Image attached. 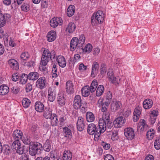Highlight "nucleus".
I'll return each mask as SVG.
<instances>
[{"label": "nucleus", "instance_id": "43", "mask_svg": "<svg viewBox=\"0 0 160 160\" xmlns=\"http://www.w3.org/2000/svg\"><path fill=\"white\" fill-rule=\"evenodd\" d=\"M31 103L30 100L27 98H24L22 101V105L25 108H28L30 105Z\"/></svg>", "mask_w": 160, "mask_h": 160}, {"label": "nucleus", "instance_id": "6", "mask_svg": "<svg viewBox=\"0 0 160 160\" xmlns=\"http://www.w3.org/2000/svg\"><path fill=\"white\" fill-rule=\"evenodd\" d=\"M107 75L108 78L109 79L110 81L112 82L113 84L117 85L119 83L120 81L119 77H115L113 75L112 70H110L108 72Z\"/></svg>", "mask_w": 160, "mask_h": 160}, {"label": "nucleus", "instance_id": "46", "mask_svg": "<svg viewBox=\"0 0 160 160\" xmlns=\"http://www.w3.org/2000/svg\"><path fill=\"white\" fill-rule=\"evenodd\" d=\"M57 72V68L56 65L55 64H53L52 68V77L53 78H56L58 77Z\"/></svg>", "mask_w": 160, "mask_h": 160}, {"label": "nucleus", "instance_id": "50", "mask_svg": "<svg viewBox=\"0 0 160 160\" xmlns=\"http://www.w3.org/2000/svg\"><path fill=\"white\" fill-rule=\"evenodd\" d=\"M21 61L22 64L24 66H27L29 67H31L33 66L34 63V62L32 60L28 62H25L24 61Z\"/></svg>", "mask_w": 160, "mask_h": 160}, {"label": "nucleus", "instance_id": "58", "mask_svg": "<svg viewBox=\"0 0 160 160\" xmlns=\"http://www.w3.org/2000/svg\"><path fill=\"white\" fill-rule=\"evenodd\" d=\"M102 145L103 146L104 149L106 150L108 149L110 147V145L109 144L107 143L104 142H102Z\"/></svg>", "mask_w": 160, "mask_h": 160}, {"label": "nucleus", "instance_id": "24", "mask_svg": "<svg viewBox=\"0 0 160 160\" xmlns=\"http://www.w3.org/2000/svg\"><path fill=\"white\" fill-rule=\"evenodd\" d=\"M53 114L52 113V110L50 108H46L43 113V116L44 118L47 119H49L51 118V116Z\"/></svg>", "mask_w": 160, "mask_h": 160}, {"label": "nucleus", "instance_id": "37", "mask_svg": "<svg viewBox=\"0 0 160 160\" xmlns=\"http://www.w3.org/2000/svg\"><path fill=\"white\" fill-rule=\"evenodd\" d=\"M112 93L109 91H108L107 93L105 98V102L107 106H109L112 100Z\"/></svg>", "mask_w": 160, "mask_h": 160}, {"label": "nucleus", "instance_id": "45", "mask_svg": "<svg viewBox=\"0 0 160 160\" xmlns=\"http://www.w3.org/2000/svg\"><path fill=\"white\" fill-rule=\"evenodd\" d=\"M85 38L83 34H81L80 35L78 39V42H79V46L82 47L83 44L85 41Z\"/></svg>", "mask_w": 160, "mask_h": 160}, {"label": "nucleus", "instance_id": "38", "mask_svg": "<svg viewBox=\"0 0 160 160\" xmlns=\"http://www.w3.org/2000/svg\"><path fill=\"white\" fill-rule=\"evenodd\" d=\"M51 119V124L53 126H56L58 123V119L57 115L55 114H53Z\"/></svg>", "mask_w": 160, "mask_h": 160}, {"label": "nucleus", "instance_id": "61", "mask_svg": "<svg viewBox=\"0 0 160 160\" xmlns=\"http://www.w3.org/2000/svg\"><path fill=\"white\" fill-rule=\"evenodd\" d=\"M32 89V85L28 83L26 86V90L27 92H30Z\"/></svg>", "mask_w": 160, "mask_h": 160}, {"label": "nucleus", "instance_id": "29", "mask_svg": "<svg viewBox=\"0 0 160 160\" xmlns=\"http://www.w3.org/2000/svg\"><path fill=\"white\" fill-rule=\"evenodd\" d=\"M39 74L35 72H31L28 75V79L32 81L36 80L39 78Z\"/></svg>", "mask_w": 160, "mask_h": 160}, {"label": "nucleus", "instance_id": "31", "mask_svg": "<svg viewBox=\"0 0 160 160\" xmlns=\"http://www.w3.org/2000/svg\"><path fill=\"white\" fill-rule=\"evenodd\" d=\"M91 92L89 90V86L87 85L84 86L82 89V95L85 97H88Z\"/></svg>", "mask_w": 160, "mask_h": 160}, {"label": "nucleus", "instance_id": "28", "mask_svg": "<svg viewBox=\"0 0 160 160\" xmlns=\"http://www.w3.org/2000/svg\"><path fill=\"white\" fill-rule=\"evenodd\" d=\"M67 91L70 94L73 93L74 92L73 85L71 81H68L66 82Z\"/></svg>", "mask_w": 160, "mask_h": 160}, {"label": "nucleus", "instance_id": "35", "mask_svg": "<svg viewBox=\"0 0 160 160\" xmlns=\"http://www.w3.org/2000/svg\"><path fill=\"white\" fill-rule=\"evenodd\" d=\"M86 118L88 122H93L95 119V117L94 114L91 112H88L86 114Z\"/></svg>", "mask_w": 160, "mask_h": 160}, {"label": "nucleus", "instance_id": "60", "mask_svg": "<svg viewBox=\"0 0 160 160\" xmlns=\"http://www.w3.org/2000/svg\"><path fill=\"white\" fill-rule=\"evenodd\" d=\"M19 76L17 73L13 74L12 75V80L15 82L17 81L19 79Z\"/></svg>", "mask_w": 160, "mask_h": 160}, {"label": "nucleus", "instance_id": "59", "mask_svg": "<svg viewBox=\"0 0 160 160\" xmlns=\"http://www.w3.org/2000/svg\"><path fill=\"white\" fill-rule=\"evenodd\" d=\"M109 106H107L105 102H104L102 106L101 111L103 112H106L107 111V109Z\"/></svg>", "mask_w": 160, "mask_h": 160}, {"label": "nucleus", "instance_id": "62", "mask_svg": "<svg viewBox=\"0 0 160 160\" xmlns=\"http://www.w3.org/2000/svg\"><path fill=\"white\" fill-rule=\"evenodd\" d=\"M104 160H114V158L110 154H107L105 156Z\"/></svg>", "mask_w": 160, "mask_h": 160}, {"label": "nucleus", "instance_id": "1", "mask_svg": "<svg viewBox=\"0 0 160 160\" xmlns=\"http://www.w3.org/2000/svg\"><path fill=\"white\" fill-rule=\"evenodd\" d=\"M44 49L41 59L42 65L46 66L49 61L53 59L55 57L56 53L54 50L51 51L44 48H42V50Z\"/></svg>", "mask_w": 160, "mask_h": 160}, {"label": "nucleus", "instance_id": "33", "mask_svg": "<svg viewBox=\"0 0 160 160\" xmlns=\"http://www.w3.org/2000/svg\"><path fill=\"white\" fill-rule=\"evenodd\" d=\"M75 12V7L73 5H70L67 9V15L68 16L70 17L74 15Z\"/></svg>", "mask_w": 160, "mask_h": 160}, {"label": "nucleus", "instance_id": "11", "mask_svg": "<svg viewBox=\"0 0 160 160\" xmlns=\"http://www.w3.org/2000/svg\"><path fill=\"white\" fill-rule=\"evenodd\" d=\"M84 119L82 117H79L77 123V130L80 132L82 131L85 128Z\"/></svg>", "mask_w": 160, "mask_h": 160}, {"label": "nucleus", "instance_id": "19", "mask_svg": "<svg viewBox=\"0 0 160 160\" xmlns=\"http://www.w3.org/2000/svg\"><path fill=\"white\" fill-rule=\"evenodd\" d=\"M23 133L22 132L19 130H16L13 132L12 137L15 140H19L22 139Z\"/></svg>", "mask_w": 160, "mask_h": 160}, {"label": "nucleus", "instance_id": "18", "mask_svg": "<svg viewBox=\"0 0 160 160\" xmlns=\"http://www.w3.org/2000/svg\"><path fill=\"white\" fill-rule=\"evenodd\" d=\"M99 68L98 63L96 62H94L92 66V70L91 75L94 77L98 72Z\"/></svg>", "mask_w": 160, "mask_h": 160}, {"label": "nucleus", "instance_id": "5", "mask_svg": "<svg viewBox=\"0 0 160 160\" xmlns=\"http://www.w3.org/2000/svg\"><path fill=\"white\" fill-rule=\"evenodd\" d=\"M81 99L80 96L79 95H76L74 98L73 101V107L74 108L77 109L82 107L81 110H83V109H84V104L85 103H81Z\"/></svg>", "mask_w": 160, "mask_h": 160}, {"label": "nucleus", "instance_id": "10", "mask_svg": "<svg viewBox=\"0 0 160 160\" xmlns=\"http://www.w3.org/2000/svg\"><path fill=\"white\" fill-rule=\"evenodd\" d=\"M62 20L61 18L54 17L50 20V25L53 28H56L58 24L61 25Z\"/></svg>", "mask_w": 160, "mask_h": 160}, {"label": "nucleus", "instance_id": "55", "mask_svg": "<svg viewBox=\"0 0 160 160\" xmlns=\"http://www.w3.org/2000/svg\"><path fill=\"white\" fill-rule=\"evenodd\" d=\"M25 151L24 147H22L21 145L17 149V152L19 154H22L24 152L25 153Z\"/></svg>", "mask_w": 160, "mask_h": 160}, {"label": "nucleus", "instance_id": "23", "mask_svg": "<svg viewBox=\"0 0 160 160\" xmlns=\"http://www.w3.org/2000/svg\"><path fill=\"white\" fill-rule=\"evenodd\" d=\"M153 102L152 100L147 99L144 100L143 103V106L145 109H149L151 108Z\"/></svg>", "mask_w": 160, "mask_h": 160}, {"label": "nucleus", "instance_id": "63", "mask_svg": "<svg viewBox=\"0 0 160 160\" xmlns=\"http://www.w3.org/2000/svg\"><path fill=\"white\" fill-rule=\"evenodd\" d=\"M35 160H50V158L48 156H46L44 157H39L37 158Z\"/></svg>", "mask_w": 160, "mask_h": 160}, {"label": "nucleus", "instance_id": "52", "mask_svg": "<svg viewBox=\"0 0 160 160\" xmlns=\"http://www.w3.org/2000/svg\"><path fill=\"white\" fill-rule=\"evenodd\" d=\"M154 146L155 148L157 150L160 149V138H157L155 140L154 143Z\"/></svg>", "mask_w": 160, "mask_h": 160}, {"label": "nucleus", "instance_id": "53", "mask_svg": "<svg viewBox=\"0 0 160 160\" xmlns=\"http://www.w3.org/2000/svg\"><path fill=\"white\" fill-rule=\"evenodd\" d=\"M100 128V127H99L98 129L96 131L95 133H94V134L95 138H98L99 137L101 133H103L104 132H102V131H101V130L102 129V127H101V128Z\"/></svg>", "mask_w": 160, "mask_h": 160}, {"label": "nucleus", "instance_id": "4", "mask_svg": "<svg viewBox=\"0 0 160 160\" xmlns=\"http://www.w3.org/2000/svg\"><path fill=\"white\" fill-rule=\"evenodd\" d=\"M42 147V145L39 142H36L30 143L29 147L30 154L32 156H35L38 152L40 153Z\"/></svg>", "mask_w": 160, "mask_h": 160}, {"label": "nucleus", "instance_id": "47", "mask_svg": "<svg viewBox=\"0 0 160 160\" xmlns=\"http://www.w3.org/2000/svg\"><path fill=\"white\" fill-rule=\"evenodd\" d=\"M141 126H142L141 128V131L143 130L144 127H147V125L146 123V121L144 120H141V121H140V122L139 123L138 125V130Z\"/></svg>", "mask_w": 160, "mask_h": 160}, {"label": "nucleus", "instance_id": "20", "mask_svg": "<svg viewBox=\"0 0 160 160\" xmlns=\"http://www.w3.org/2000/svg\"><path fill=\"white\" fill-rule=\"evenodd\" d=\"M47 39L49 42L54 41L56 38V34L53 31H49L48 33L47 36Z\"/></svg>", "mask_w": 160, "mask_h": 160}, {"label": "nucleus", "instance_id": "64", "mask_svg": "<svg viewBox=\"0 0 160 160\" xmlns=\"http://www.w3.org/2000/svg\"><path fill=\"white\" fill-rule=\"evenodd\" d=\"M87 67L84 65L83 63H81L79 66V69L80 70L84 71L86 70Z\"/></svg>", "mask_w": 160, "mask_h": 160}, {"label": "nucleus", "instance_id": "56", "mask_svg": "<svg viewBox=\"0 0 160 160\" xmlns=\"http://www.w3.org/2000/svg\"><path fill=\"white\" fill-rule=\"evenodd\" d=\"M20 89L17 87H12L11 88L12 92L14 94H17L19 91Z\"/></svg>", "mask_w": 160, "mask_h": 160}, {"label": "nucleus", "instance_id": "7", "mask_svg": "<svg viewBox=\"0 0 160 160\" xmlns=\"http://www.w3.org/2000/svg\"><path fill=\"white\" fill-rule=\"evenodd\" d=\"M124 134L128 139L132 140L135 137L134 132L132 128H128L124 130Z\"/></svg>", "mask_w": 160, "mask_h": 160}, {"label": "nucleus", "instance_id": "13", "mask_svg": "<svg viewBox=\"0 0 160 160\" xmlns=\"http://www.w3.org/2000/svg\"><path fill=\"white\" fill-rule=\"evenodd\" d=\"M142 108L139 106H137L133 112V120L134 122H137L139 119L141 113Z\"/></svg>", "mask_w": 160, "mask_h": 160}, {"label": "nucleus", "instance_id": "8", "mask_svg": "<svg viewBox=\"0 0 160 160\" xmlns=\"http://www.w3.org/2000/svg\"><path fill=\"white\" fill-rule=\"evenodd\" d=\"M125 122V118L122 117H119L116 118L114 121L113 125L116 128L122 127Z\"/></svg>", "mask_w": 160, "mask_h": 160}, {"label": "nucleus", "instance_id": "32", "mask_svg": "<svg viewBox=\"0 0 160 160\" xmlns=\"http://www.w3.org/2000/svg\"><path fill=\"white\" fill-rule=\"evenodd\" d=\"M72 157L71 152L70 151H65L62 156L63 160H71Z\"/></svg>", "mask_w": 160, "mask_h": 160}, {"label": "nucleus", "instance_id": "41", "mask_svg": "<svg viewBox=\"0 0 160 160\" xmlns=\"http://www.w3.org/2000/svg\"><path fill=\"white\" fill-rule=\"evenodd\" d=\"M2 152L6 155H9L10 153V147L7 145H4L2 146Z\"/></svg>", "mask_w": 160, "mask_h": 160}, {"label": "nucleus", "instance_id": "39", "mask_svg": "<svg viewBox=\"0 0 160 160\" xmlns=\"http://www.w3.org/2000/svg\"><path fill=\"white\" fill-rule=\"evenodd\" d=\"M75 28V25L74 23H70L66 28V31L69 33L72 32L74 31Z\"/></svg>", "mask_w": 160, "mask_h": 160}, {"label": "nucleus", "instance_id": "49", "mask_svg": "<svg viewBox=\"0 0 160 160\" xmlns=\"http://www.w3.org/2000/svg\"><path fill=\"white\" fill-rule=\"evenodd\" d=\"M20 146L21 144L19 142V140H15L12 144V149L17 150Z\"/></svg>", "mask_w": 160, "mask_h": 160}, {"label": "nucleus", "instance_id": "9", "mask_svg": "<svg viewBox=\"0 0 160 160\" xmlns=\"http://www.w3.org/2000/svg\"><path fill=\"white\" fill-rule=\"evenodd\" d=\"M46 81L44 77H40L37 81L36 87L40 89H42L46 87Z\"/></svg>", "mask_w": 160, "mask_h": 160}, {"label": "nucleus", "instance_id": "2", "mask_svg": "<svg viewBox=\"0 0 160 160\" xmlns=\"http://www.w3.org/2000/svg\"><path fill=\"white\" fill-rule=\"evenodd\" d=\"M104 16L103 12L99 10L96 13H93L91 18V22L92 25L96 26L101 24L104 19Z\"/></svg>", "mask_w": 160, "mask_h": 160}, {"label": "nucleus", "instance_id": "57", "mask_svg": "<svg viewBox=\"0 0 160 160\" xmlns=\"http://www.w3.org/2000/svg\"><path fill=\"white\" fill-rule=\"evenodd\" d=\"M22 139H21L22 140V141L24 144H30V140L28 138V137H22Z\"/></svg>", "mask_w": 160, "mask_h": 160}, {"label": "nucleus", "instance_id": "34", "mask_svg": "<svg viewBox=\"0 0 160 160\" xmlns=\"http://www.w3.org/2000/svg\"><path fill=\"white\" fill-rule=\"evenodd\" d=\"M98 86L97 81L96 79L93 80L91 84L90 87H89V90L91 92H94L95 91Z\"/></svg>", "mask_w": 160, "mask_h": 160}, {"label": "nucleus", "instance_id": "48", "mask_svg": "<svg viewBox=\"0 0 160 160\" xmlns=\"http://www.w3.org/2000/svg\"><path fill=\"white\" fill-rule=\"evenodd\" d=\"M30 55L28 52H24L22 53L21 55V58L22 59L21 61L27 60L29 58Z\"/></svg>", "mask_w": 160, "mask_h": 160}, {"label": "nucleus", "instance_id": "51", "mask_svg": "<svg viewBox=\"0 0 160 160\" xmlns=\"http://www.w3.org/2000/svg\"><path fill=\"white\" fill-rule=\"evenodd\" d=\"M63 132L65 134V136L66 137H67V135H70L71 134L70 129L67 127H65L63 128Z\"/></svg>", "mask_w": 160, "mask_h": 160}, {"label": "nucleus", "instance_id": "14", "mask_svg": "<svg viewBox=\"0 0 160 160\" xmlns=\"http://www.w3.org/2000/svg\"><path fill=\"white\" fill-rule=\"evenodd\" d=\"M10 17V15L9 14L7 13L3 14L0 13V25L2 27L5 26L6 23V20Z\"/></svg>", "mask_w": 160, "mask_h": 160}, {"label": "nucleus", "instance_id": "36", "mask_svg": "<svg viewBox=\"0 0 160 160\" xmlns=\"http://www.w3.org/2000/svg\"><path fill=\"white\" fill-rule=\"evenodd\" d=\"M104 88L102 85H99L98 87L96 92V95L97 97L101 96L104 92Z\"/></svg>", "mask_w": 160, "mask_h": 160}, {"label": "nucleus", "instance_id": "27", "mask_svg": "<svg viewBox=\"0 0 160 160\" xmlns=\"http://www.w3.org/2000/svg\"><path fill=\"white\" fill-rule=\"evenodd\" d=\"M9 91V87L6 85H2L0 86V95H6Z\"/></svg>", "mask_w": 160, "mask_h": 160}, {"label": "nucleus", "instance_id": "22", "mask_svg": "<svg viewBox=\"0 0 160 160\" xmlns=\"http://www.w3.org/2000/svg\"><path fill=\"white\" fill-rule=\"evenodd\" d=\"M121 103L118 101H112L111 105V108L112 111L115 112L120 108Z\"/></svg>", "mask_w": 160, "mask_h": 160}, {"label": "nucleus", "instance_id": "17", "mask_svg": "<svg viewBox=\"0 0 160 160\" xmlns=\"http://www.w3.org/2000/svg\"><path fill=\"white\" fill-rule=\"evenodd\" d=\"M97 129H98V128L96 127L95 125L93 123H91L88 126L87 132L89 134L92 135L95 133Z\"/></svg>", "mask_w": 160, "mask_h": 160}, {"label": "nucleus", "instance_id": "21", "mask_svg": "<svg viewBox=\"0 0 160 160\" xmlns=\"http://www.w3.org/2000/svg\"><path fill=\"white\" fill-rule=\"evenodd\" d=\"M57 61L60 66L64 68L66 66V61L65 58L62 56H58L57 58Z\"/></svg>", "mask_w": 160, "mask_h": 160}, {"label": "nucleus", "instance_id": "26", "mask_svg": "<svg viewBox=\"0 0 160 160\" xmlns=\"http://www.w3.org/2000/svg\"><path fill=\"white\" fill-rule=\"evenodd\" d=\"M44 107L43 104L40 102H37L35 103V109L39 112H42L44 111Z\"/></svg>", "mask_w": 160, "mask_h": 160}, {"label": "nucleus", "instance_id": "15", "mask_svg": "<svg viewBox=\"0 0 160 160\" xmlns=\"http://www.w3.org/2000/svg\"><path fill=\"white\" fill-rule=\"evenodd\" d=\"M56 92L54 90L51 88H49L48 90V100L51 102L54 101L56 98Z\"/></svg>", "mask_w": 160, "mask_h": 160}, {"label": "nucleus", "instance_id": "42", "mask_svg": "<svg viewBox=\"0 0 160 160\" xmlns=\"http://www.w3.org/2000/svg\"><path fill=\"white\" fill-rule=\"evenodd\" d=\"M92 48V45L90 43H88L85 46L84 48H81L83 52L89 53L91 51Z\"/></svg>", "mask_w": 160, "mask_h": 160}, {"label": "nucleus", "instance_id": "16", "mask_svg": "<svg viewBox=\"0 0 160 160\" xmlns=\"http://www.w3.org/2000/svg\"><path fill=\"white\" fill-rule=\"evenodd\" d=\"M8 63L10 67L14 70L19 69V65L18 62L13 59H11L8 61Z\"/></svg>", "mask_w": 160, "mask_h": 160}, {"label": "nucleus", "instance_id": "25", "mask_svg": "<svg viewBox=\"0 0 160 160\" xmlns=\"http://www.w3.org/2000/svg\"><path fill=\"white\" fill-rule=\"evenodd\" d=\"M57 99L58 103L60 105L62 106L65 104V99L63 94L59 93Z\"/></svg>", "mask_w": 160, "mask_h": 160}, {"label": "nucleus", "instance_id": "30", "mask_svg": "<svg viewBox=\"0 0 160 160\" xmlns=\"http://www.w3.org/2000/svg\"><path fill=\"white\" fill-rule=\"evenodd\" d=\"M52 147L51 142L48 140L44 142L43 146V148L44 150L47 152H49L50 151Z\"/></svg>", "mask_w": 160, "mask_h": 160}, {"label": "nucleus", "instance_id": "44", "mask_svg": "<svg viewBox=\"0 0 160 160\" xmlns=\"http://www.w3.org/2000/svg\"><path fill=\"white\" fill-rule=\"evenodd\" d=\"M154 131L153 129H151L147 132L146 134V137L149 140H151L154 137Z\"/></svg>", "mask_w": 160, "mask_h": 160}, {"label": "nucleus", "instance_id": "40", "mask_svg": "<svg viewBox=\"0 0 160 160\" xmlns=\"http://www.w3.org/2000/svg\"><path fill=\"white\" fill-rule=\"evenodd\" d=\"M28 79V75L23 73L19 78L20 83L22 84H24L26 83Z\"/></svg>", "mask_w": 160, "mask_h": 160}, {"label": "nucleus", "instance_id": "54", "mask_svg": "<svg viewBox=\"0 0 160 160\" xmlns=\"http://www.w3.org/2000/svg\"><path fill=\"white\" fill-rule=\"evenodd\" d=\"M21 9L25 12H27L30 9L29 6L27 3H23L21 6Z\"/></svg>", "mask_w": 160, "mask_h": 160}, {"label": "nucleus", "instance_id": "12", "mask_svg": "<svg viewBox=\"0 0 160 160\" xmlns=\"http://www.w3.org/2000/svg\"><path fill=\"white\" fill-rule=\"evenodd\" d=\"M79 43L78 39L76 37L73 38L71 40L70 43L71 51H74L77 48H80L81 47L79 46Z\"/></svg>", "mask_w": 160, "mask_h": 160}, {"label": "nucleus", "instance_id": "3", "mask_svg": "<svg viewBox=\"0 0 160 160\" xmlns=\"http://www.w3.org/2000/svg\"><path fill=\"white\" fill-rule=\"evenodd\" d=\"M112 126V122L110 121V119H107L105 117H102L99 121L98 127H102V129L101 131L102 132H105L107 129H111Z\"/></svg>", "mask_w": 160, "mask_h": 160}]
</instances>
